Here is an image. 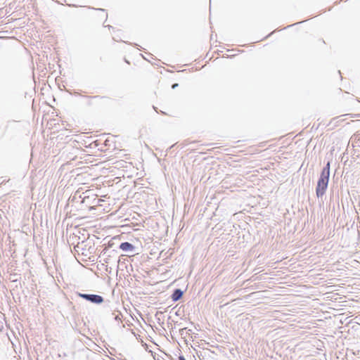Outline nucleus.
<instances>
[{"label": "nucleus", "mask_w": 360, "mask_h": 360, "mask_svg": "<svg viewBox=\"0 0 360 360\" xmlns=\"http://www.w3.org/2000/svg\"><path fill=\"white\" fill-rule=\"evenodd\" d=\"M179 86V84L178 83H174L172 85V89H176L177 86Z\"/></svg>", "instance_id": "obj_8"}, {"label": "nucleus", "mask_w": 360, "mask_h": 360, "mask_svg": "<svg viewBox=\"0 0 360 360\" xmlns=\"http://www.w3.org/2000/svg\"><path fill=\"white\" fill-rule=\"evenodd\" d=\"M330 162L328 161L322 169L316 187V195L317 198L322 197L328 188L330 177Z\"/></svg>", "instance_id": "obj_1"}, {"label": "nucleus", "mask_w": 360, "mask_h": 360, "mask_svg": "<svg viewBox=\"0 0 360 360\" xmlns=\"http://www.w3.org/2000/svg\"><path fill=\"white\" fill-rule=\"evenodd\" d=\"M98 10L104 11L105 10L103 8H98Z\"/></svg>", "instance_id": "obj_14"}, {"label": "nucleus", "mask_w": 360, "mask_h": 360, "mask_svg": "<svg viewBox=\"0 0 360 360\" xmlns=\"http://www.w3.org/2000/svg\"><path fill=\"white\" fill-rule=\"evenodd\" d=\"M104 262H105V263H108V259H104Z\"/></svg>", "instance_id": "obj_13"}, {"label": "nucleus", "mask_w": 360, "mask_h": 360, "mask_svg": "<svg viewBox=\"0 0 360 360\" xmlns=\"http://www.w3.org/2000/svg\"><path fill=\"white\" fill-rule=\"evenodd\" d=\"M178 360H186L183 355H180L178 358Z\"/></svg>", "instance_id": "obj_9"}, {"label": "nucleus", "mask_w": 360, "mask_h": 360, "mask_svg": "<svg viewBox=\"0 0 360 360\" xmlns=\"http://www.w3.org/2000/svg\"><path fill=\"white\" fill-rule=\"evenodd\" d=\"M274 32H271V34H269L267 37L270 36L271 34H273Z\"/></svg>", "instance_id": "obj_16"}, {"label": "nucleus", "mask_w": 360, "mask_h": 360, "mask_svg": "<svg viewBox=\"0 0 360 360\" xmlns=\"http://www.w3.org/2000/svg\"><path fill=\"white\" fill-rule=\"evenodd\" d=\"M77 295L78 297L95 304H101L104 302V298L100 295L87 294L79 292H77Z\"/></svg>", "instance_id": "obj_2"}, {"label": "nucleus", "mask_w": 360, "mask_h": 360, "mask_svg": "<svg viewBox=\"0 0 360 360\" xmlns=\"http://www.w3.org/2000/svg\"><path fill=\"white\" fill-rule=\"evenodd\" d=\"M115 319L116 321H121V319L120 318L119 315H116V316H115Z\"/></svg>", "instance_id": "obj_10"}, {"label": "nucleus", "mask_w": 360, "mask_h": 360, "mask_svg": "<svg viewBox=\"0 0 360 360\" xmlns=\"http://www.w3.org/2000/svg\"><path fill=\"white\" fill-rule=\"evenodd\" d=\"M294 25H295V24H293V25H290L288 26L287 27H292Z\"/></svg>", "instance_id": "obj_15"}, {"label": "nucleus", "mask_w": 360, "mask_h": 360, "mask_svg": "<svg viewBox=\"0 0 360 360\" xmlns=\"http://www.w3.org/2000/svg\"><path fill=\"white\" fill-rule=\"evenodd\" d=\"M184 291L180 288H175L171 295V299L173 302H177L181 300L184 295Z\"/></svg>", "instance_id": "obj_3"}, {"label": "nucleus", "mask_w": 360, "mask_h": 360, "mask_svg": "<svg viewBox=\"0 0 360 360\" xmlns=\"http://www.w3.org/2000/svg\"><path fill=\"white\" fill-rule=\"evenodd\" d=\"M108 248H103V249L102 250L101 252V255H106V254H107V252H108Z\"/></svg>", "instance_id": "obj_7"}, {"label": "nucleus", "mask_w": 360, "mask_h": 360, "mask_svg": "<svg viewBox=\"0 0 360 360\" xmlns=\"http://www.w3.org/2000/svg\"><path fill=\"white\" fill-rule=\"evenodd\" d=\"M68 6H70V7H76V5H75V4H68Z\"/></svg>", "instance_id": "obj_11"}, {"label": "nucleus", "mask_w": 360, "mask_h": 360, "mask_svg": "<svg viewBox=\"0 0 360 360\" xmlns=\"http://www.w3.org/2000/svg\"><path fill=\"white\" fill-rule=\"evenodd\" d=\"M84 97L87 100L86 104L88 105H94L96 101L104 98L103 96H86Z\"/></svg>", "instance_id": "obj_5"}, {"label": "nucleus", "mask_w": 360, "mask_h": 360, "mask_svg": "<svg viewBox=\"0 0 360 360\" xmlns=\"http://www.w3.org/2000/svg\"><path fill=\"white\" fill-rule=\"evenodd\" d=\"M108 27L109 29H111V28L112 29L113 28V27L111 26V25H108Z\"/></svg>", "instance_id": "obj_12"}, {"label": "nucleus", "mask_w": 360, "mask_h": 360, "mask_svg": "<svg viewBox=\"0 0 360 360\" xmlns=\"http://www.w3.org/2000/svg\"><path fill=\"white\" fill-rule=\"evenodd\" d=\"M20 278V276L15 273L10 274V280L13 283H17L18 281H19Z\"/></svg>", "instance_id": "obj_6"}, {"label": "nucleus", "mask_w": 360, "mask_h": 360, "mask_svg": "<svg viewBox=\"0 0 360 360\" xmlns=\"http://www.w3.org/2000/svg\"><path fill=\"white\" fill-rule=\"evenodd\" d=\"M120 248L124 252H134L136 247L129 242H122L120 245Z\"/></svg>", "instance_id": "obj_4"}]
</instances>
